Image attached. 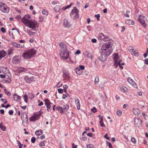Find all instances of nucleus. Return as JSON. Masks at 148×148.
<instances>
[{"label": "nucleus", "instance_id": "obj_1", "mask_svg": "<svg viewBox=\"0 0 148 148\" xmlns=\"http://www.w3.org/2000/svg\"><path fill=\"white\" fill-rule=\"evenodd\" d=\"M110 44L105 43L102 46V51L101 56L99 57V59L102 61H105L106 56H108L112 53V49L110 47Z\"/></svg>", "mask_w": 148, "mask_h": 148}, {"label": "nucleus", "instance_id": "obj_2", "mask_svg": "<svg viewBox=\"0 0 148 148\" xmlns=\"http://www.w3.org/2000/svg\"><path fill=\"white\" fill-rule=\"evenodd\" d=\"M30 17L29 15H26L21 18V21L26 26L32 29L33 30H35L36 29V28L38 26V25L36 21L30 20Z\"/></svg>", "mask_w": 148, "mask_h": 148}, {"label": "nucleus", "instance_id": "obj_3", "mask_svg": "<svg viewBox=\"0 0 148 148\" xmlns=\"http://www.w3.org/2000/svg\"><path fill=\"white\" fill-rule=\"evenodd\" d=\"M36 51L34 49H29L24 53L23 54V57L25 59H28L33 57V56L36 54Z\"/></svg>", "mask_w": 148, "mask_h": 148}, {"label": "nucleus", "instance_id": "obj_4", "mask_svg": "<svg viewBox=\"0 0 148 148\" xmlns=\"http://www.w3.org/2000/svg\"><path fill=\"white\" fill-rule=\"evenodd\" d=\"M113 57L114 60L115 61L116 64L119 66L121 69H123V67L121 65V62L122 61V60L119 59L118 54H114Z\"/></svg>", "mask_w": 148, "mask_h": 148}, {"label": "nucleus", "instance_id": "obj_5", "mask_svg": "<svg viewBox=\"0 0 148 148\" xmlns=\"http://www.w3.org/2000/svg\"><path fill=\"white\" fill-rule=\"evenodd\" d=\"M79 10L76 7H75L72 10L70 14L71 16L75 19H77L79 17Z\"/></svg>", "mask_w": 148, "mask_h": 148}, {"label": "nucleus", "instance_id": "obj_6", "mask_svg": "<svg viewBox=\"0 0 148 148\" xmlns=\"http://www.w3.org/2000/svg\"><path fill=\"white\" fill-rule=\"evenodd\" d=\"M56 109L57 110L60 111V113L62 114L69 109V106L68 105L66 104L63 106V107H57Z\"/></svg>", "mask_w": 148, "mask_h": 148}, {"label": "nucleus", "instance_id": "obj_7", "mask_svg": "<svg viewBox=\"0 0 148 148\" xmlns=\"http://www.w3.org/2000/svg\"><path fill=\"white\" fill-rule=\"evenodd\" d=\"M147 20L146 17L143 15H140L138 21L144 27H145L147 25L145 24V21Z\"/></svg>", "mask_w": 148, "mask_h": 148}, {"label": "nucleus", "instance_id": "obj_8", "mask_svg": "<svg viewBox=\"0 0 148 148\" xmlns=\"http://www.w3.org/2000/svg\"><path fill=\"white\" fill-rule=\"evenodd\" d=\"M60 55L62 58L66 60L69 57V52L67 50L66 51H61Z\"/></svg>", "mask_w": 148, "mask_h": 148}, {"label": "nucleus", "instance_id": "obj_9", "mask_svg": "<svg viewBox=\"0 0 148 148\" xmlns=\"http://www.w3.org/2000/svg\"><path fill=\"white\" fill-rule=\"evenodd\" d=\"M0 10L4 13H8L9 11V8L4 3H0Z\"/></svg>", "mask_w": 148, "mask_h": 148}, {"label": "nucleus", "instance_id": "obj_10", "mask_svg": "<svg viewBox=\"0 0 148 148\" xmlns=\"http://www.w3.org/2000/svg\"><path fill=\"white\" fill-rule=\"evenodd\" d=\"M10 36L12 38H14V36L19 34V31L16 29L13 28L11 31H10L9 32Z\"/></svg>", "mask_w": 148, "mask_h": 148}, {"label": "nucleus", "instance_id": "obj_11", "mask_svg": "<svg viewBox=\"0 0 148 148\" xmlns=\"http://www.w3.org/2000/svg\"><path fill=\"white\" fill-rule=\"evenodd\" d=\"M98 38L99 40H102L105 42L109 40V39L108 36H105L102 33L99 34Z\"/></svg>", "mask_w": 148, "mask_h": 148}, {"label": "nucleus", "instance_id": "obj_12", "mask_svg": "<svg viewBox=\"0 0 148 148\" xmlns=\"http://www.w3.org/2000/svg\"><path fill=\"white\" fill-rule=\"evenodd\" d=\"M63 77L64 80L67 79L69 77L70 74L68 70H64Z\"/></svg>", "mask_w": 148, "mask_h": 148}, {"label": "nucleus", "instance_id": "obj_13", "mask_svg": "<svg viewBox=\"0 0 148 148\" xmlns=\"http://www.w3.org/2000/svg\"><path fill=\"white\" fill-rule=\"evenodd\" d=\"M21 118L23 122H25L27 123L28 122L27 116L25 113H22L21 114Z\"/></svg>", "mask_w": 148, "mask_h": 148}, {"label": "nucleus", "instance_id": "obj_14", "mask_svg": "<svg viewBox=\"0 0 148 148\" xmlns=\"http://www.w3.org/2000/svg\"><path fill=\"white\" fill-rule=\"evenodd\" d=\"M25 80L28 83H29L32 81H35V78L34 77H29L27 76H26L25 77Z\"/></svg>", "mask_w": 148, "mask_h": 148}, {"label": "nucleus", "instance_id": "obj_15", "mask_svg": "<svg viewBox=\"0 0 148 148\" xmlns=\"http://www.w3.org/2000/svg\"><path fill=\"white\" fill-rule=\"evenodd\" d=\"M127 81L133 87L135 88H137V85L135 82L130 78L128 77L127 78Z\"/></svg>", "mask_w": 148, "mask_h": 148}, {"label": "nucleus", "instance_id": "obj_16", "mask_svg": "<svg viewBox=\"0 0 148 148\" xmlns=\"http://www.w3.org/2000/svg\"><path fill=\"white\" fill-rule=\"evenodd\" d=\"M72 25V24L69 21L64 19V21L63 25L65 27H69Z\"/></svg>", "mask_w": 148, "mask_h": 148}, {"label": "nucleus", "instance_id": "obj_17", "mask_svg": "<svg viewBox=\"0 0 148 148\" xmlns=\"http://www.w3.org/2000/svg\"><path fill=\"white\" fill-rule=\"evenodd\" d=\"M21 58L20 56H16L13 57L12 60L13 61L15 62H19L21 60Z\"/></svg>", "mask_w": 148, "mask_h": 148}, {"label": "nucleus", "instance_id": "obj_18", "mask_svg": "<svg viewBox=\"0 0 148 148\" xmlns=\"http://www.w3.org/2000/svg\"><path fill=\"white\" fill-rule=\"evenodd\" d=\"M132 111L134 114L137 116L140 113V110L137 108H133Z\"/></svg>", "mask_w": 148, "mask_h": 148}, {"label": "nucleus", "instance_id": "obj_19", "mask_svg": "<svg viewBox=\"0 0 148 148\" xmlns=\"http://www.w3.org/2000/svg\"><path fill=\"white\" fill-rule=\"evenodd\" d=\"M135 123L138 126L140 125L141 124V121L140 119L135 118Z\"/></svg>", "mask_w": 148, "mask_h": 148}, {"label": "nucleus", "instance_id": "obj_20", "mask_svg": "<svg viewBox=\"0 0 148 148\" xmlns=\"http://www.w3.org/2000/svg\"><path fill=\"white\" fill-rule=\"evenodd\" d=\"M61 47L60 51H66L67 50L66 45L63 42H61L59 44Z\"/></svg>", "mask_w": 148, "mask_h": 148}, {"label": "nucleus", "instance_id": "obj_21", "mask_svg": "<svg viewBox=\"0 0 148 148\" xmlns=\"http://www.w3.org/2000/svg\"><path fill=\"white\" fill-rule=\"evenodd\" d=\"M75 102L77 105V109L78 110H79L80 109V104L79 100L78 98H75Z\"/></svg>", "mask_w": 148, "mask_h": 148}, {"label": "nucleus", "instance_id": "obj_22", "mask_svg": "<svg viewBox=\"0 0 148 148\" xmlns=\"http://www.w3.org/2000/svg\"><path fill=\"white\" fill-rule=\"evenodd\" d=\"M27 69L23 67H20L17 69L18 72L21 73L23 72H25L27 71Z\"/></svg>", "mask_w": 148, "mask_h": 148}, {"label": "nucleus", "instance_id": "obj_23", "mask_svg": "<svg viewBox=\"0 0 148 148\" xmlns=\"http://www.w3.org/2000/svg\"><path fill=\"white\" fill-rule=\"evenodd\" d=\"M75 70L76 73L78 75H80L83 73L82 70L77 67L75 68Z\"/></svg>", "mask_w": 148, "mask_h": 148}, {"label": "nucleus", "instance_id": "obj_24", "mask_svg": "<svg viewBox=\"0 0 148 148\" xmlns=\"http://www.w3.org/2000/svg\"><path fill=\"white\" fill-rule=\"evenodd\" d=\"M30 121L32 122H34L36 120H38V118H37L35 114L32 116L30 118Z\"/></svg>", "mask_w": 148, "mask_h": 148}, {"label": "nucleus", "instance_id": "obj_25", "mask_svg": "<svg viewBox=\"0 0 148 148\" xmlns=\"http://www.w3.org/2000/svg\"><path fill=\"white\" fill-rule=\"evenodd\" d=\"M6 55V52L4 51H2L0 52V59L4 57Z\"/></svg>", "mask_w": 148, "mask_h": 148}, {"label": "nucleus", "instance_id": "obj_26", "mask_svg": "<svg viewBox=\"0 0 148 148\" xmlns=\"http://www.w3.org/2000/svg\"><path fill=\"white\" fill-rule=\"evenodd\" d=\"M13 97L14 99L16 101H18V100L20 99V97L16 93H15Z\"/></svg>", "mask_w": 148, "mask_h": 148}, {"label": "nucleus", "instance_id": "obj_27", "mask_svg": "<svg viewBox=\"0 0 148 148\" xmlns=\"http://www.w3.org/2000/svg\"><path fill=\"white\" fill-rule=\"evenodd\" d=\"M11 81V79L10 78L8 77L7 78H6L5 79L3 80L2 82L3 83H10Z\"/></svg>", "mask_w": 148, "mask_h": 148}, {"label": "nucleus", "instance_id": "obj_28", "mask_svg": "<svg viewBox=\"0 0 148 148\" xmlns=\"http://www.w3.org/2000/svg\"><path fill=\"white\" fill-rule=\"evenodd\" d=\"M60 9V5L58 4L55 7L54 10L55 12H58Z\"/></svg>", "mask_w": 148, "mask_h": 148}, {"label": "nucleus", "instance_id": "obj_29", "mask_svg": "<svg viewBox=\"0 0 148 148\" xmlns=\"http://www.w3.org/2000/svg\"><path fill=\"white\" fill-rule=\"evenodd\" d=\"M0 69L1 70H2V72L4 73H7V71H8V70H7V67H0Z\"/></svg>", "mask_w": 148, "mask_h": 148}, {"label": "nucleus", "instance_id": "obj_30", "mask_svg": "<svg viewBox=\"0 0 148 148\" xmlns=\"http://www.w3.org/2000/svg\"><path fill=\"white\" fill-rule=\"evenodd\" d=\"M125 23L128 25H133L134 24V22L132 20H127L125 21Z\"/></svg>", "mask_w": 148, "mask_h": 148}, {"label": "nucleus", "instance_id": "obj_31", "mask_svg": "<svg viewBox=\"0 0 148 148\" xmlns=\"http://www.w3.org/2000/svg\"><path fill=\"white\" fill-rule=\"evenodd\" d=\"M121 91L123 92H126L128 91L127 88L125 86H123L120 88Z\"/></svg>", "mask_w": 148, "mask_h": 148}, {"label": "nucleus", "instance_id": "obj_32", "mask_svg": "<svg viewBox=\"0 0 148 148\" xmlns=\"http://www.w3.org/2000/svg\"><path fill=\"white\" fill-rule=\"evenodd\" d=\"M130 51L135 56H137L138 55V53H137L134 49H131L130 50Z\"/></svg>", "mask_w": 148, "mask_h": 148}, {"label": "nucleus", "instance_id": "obj_33", "mask_svg": "<svg viewBox=\"0 0 148 148\" xmlns=\"http://www.w3.org/2000/svg\"><path fill=\"white\" fill-rule=\"evenodd\" d=\"M85 53L88 58H91L92 57V54L88 51H86Z\"/></svg>", "mask_w": 148, "mask_h": 148}, {"label": "nucleus", "instance_id": "obj_34", "mask_svg": "<svg viewBox=\"0 0 148 148\" xmlns=\"http://www.w3.org/2000/svg\"><path fill=\"white\" fill-rule=\"evenodd\" d=\"M43 132L42 130H40L36 131L35 134L37 136L40 135L42 134Z\"/></svg>", "mask_w": 148, "mask_h": 148}, {"label": "nucleus", "instance_id": "obj_35", "mask_svg": "<svg viewBox=\"0 0 148 148\" xmlns=\"http://www.w3.org/2000/svg\"><path fill=\"white\" fill-rule=\"evenodd\" d=\"M2 124V123H1L0 124V128L3 131H5L6 129V127L5 126L3 125Z\"/></svg>", "mask_w": 148, "mask_h": 148}, {"label": "nucleus", "instance_id": "obj_36", "mask_svg": "<svg viewBox=\"0 0 148 148\" xmlns=\"http://www.w3.org/2000/svg\"><path fill=\"white\" fill-rule=\"evenodd\" d=\"M29 35L30 36L34 35L35 34V33L32 32L31 30H30L27 32Z\"/></svg>", "mask_w": 148, "mask_h": 148}, {"label": "nucleus", "instance_id": "obj_37", "mask_svg": "<svg viewBox=\"0 0 148 148\" xmlns=\"http://www.w3.org/2000/svg\"><path fill=\"white\" fill-rule=\"evenodd\" d=\"M99 82V78L98 76H97L96 77V78L95 79V84L96 85L97 84H98Z\"/></svg>", "mask_w": 148, "mask_h": 148}, {"label": "nucleus", "instance_id": "obj_38", "mask_svg": "<svg viewBox=\"0 0 148 148\" xmlns=\"http://www.w3.org/2000/svg\"><path fill=\"white\" fill-rule=\"evenodd\" d=\"M72 4V3H71L69 5L65 7L62 8V10H65L66 9L70 8L71 7V5Z\"/></svg>", "mask_w": 148, "mask_h": 148}, {"label": "nucleus", "instance_id": "obj_39", "mask_svg": "<svg viewBox=\"0 0 148 148\" xmlns=\"http://www.w3.org/2000/svg\"><path fill=\"white\" fill-rule=\"evenodd\" d=\"M24 99L26 103H27V100H28V97L26 94H25L24 96Z\"/></svg>", "mask_w": 148, "mask_h": 148}, {"label": "nucleus", "instance_id": "obj_40", "mask_svg": "<svg viewBox=\"0 0 148 148\" xmlns=\"http://www.w3.org/2000/svg\"><path fill=\"white\" fill-rule=\"evenodd\" d=\"M45 105H50L51 103H50V101L47 99H46L45 100Z\"/></svg>", "mask_w": 148, "mask_h": 148}, {"label": "nucleus", "instance_id": "obj_41", "mask_svg": "<svg viewBox=\"0 0 148 148\" xmlns=\"http://www.w3.org/2000/svg\"><path fill=\"white\" fill-rule=\"evenodd\" d=\"M99 123L100 126L102 127H105V125H104L103 122V121L100 120L99 121Z\"/></svg>", "mask_w": 148, "mask_h": 148}, {"label": "nucleus", "instance_id": "obj_42", "mask_svg": "<svg viewBox=\"0 0 148 148\" xmlns=\"http://www.w3.org/2000/svg\"><path fill=\"white\" fill-rule=\"evenodd\" d=\"M122 112L120 110H118L116 111V113L118 116H120L122 114Z\"/></svg>", "mask_w": 148, "mask_h": 148}, {"label": "nucleus", "instance_id": "obj_43", "mask_svg": "<svg viewBox=\"0 0 148 148\" xmlns=\"http://www.w3.org/2000/svg\"><path fill=\"white\" fill-rule=\"evenodd\" d=\"M4 90L5 94L8 95H10V91H7L6 89H4Z\"/></svg>", "mask_w": 148, "mask_h": 148}, {"label": "nucleus", "instance_id": "obj_44", "mask_svg": "<svg viewBox=\"0 0 148 148\" xmlns=\"http://www.w3.org/2000/svg\"><path fill=\"white\" fill-rule=\"evenodd\" d=\"M42 13L43 14L45 15H47L48 14V12L45 10H43L42 11Z\"/></svg>", "mask_w": 148, "mask_h": 148}, {"label": "nucleus", "instance_id": "obj_45", "mask_svg": "<svg viewBox=\"0 0 148 148\" xmlns=\"http://www.w3.org/2000/svg\"><path fill=\"white\" fill-rule=\"evenodd\" d=\"M130 13V11H127L126 12V14L125 15V16L127 17H129V16L128 14Z\"/></svg>", "mask_w": 148, "mask_h": 148}, {"label": "nucleus", "instance_id": "obj_46", "mask_svg": "<svg viewBox=\"0 0 148 148\" xmlns=\"http://www.w3.org/2000/svg\"><path fill=\"white\" fill-rule=\"evenodd\" d=\"M131 141L134 144H135L136 143V140L134 137H132L131 138Z\"/></svg>", "mask_w": 148, "mask_h": 148}, {"label": "nucleus", "instance_id": "obj_47", "mask_svg": "<svg viewBox=\"0 0 148 148\" xmlns=\"http://www.w3.org/2000/svg\"><path fill=\"white\" fill-rule=\"evenodd\" d=\"M87 148H94V146L92 144H89L87 145Z\"/></svg>", "mask_w": 148, "mask_h": 148}, {"label": "nucleus", "instance_id": "obj_48", "mask_svg": "<svg viewBox=\"0 0 148 148\" xmlns=\"http://www.w3.org/2000/svg\"><path fill=\"white\" fill-rule=\"evenodd\" d=\"M58 91L59 93L61 94L63 92V90L61 88H59L58 89Z\"/></svg>", "mask_w": 148, "mask_h": 148}, {"label": "nucleus", "instance_id": "obj_49", "mask_svg": "<svg viewBox=\"0 0 148 148\" xmlns=\"http://www.w3.org/2000/svg\"><path fill=\"white\" fill-rule=\"evenodd\" d=\"M17 142L18 144L19 147L22 148V146H23V145L21 144L19 140H17Z\"/></svg>", "mask_w": 148, "mask_h": 148}, {"label": "nucleus", "instance_id": "obj_50", "mask_svg": "<svg viewBox=\"0 0 148 148\" xmlns=\"http://www.w3.org/2000/svg\"><path fill=\"white\" fill-rule=\"evenodd\" d=\"M100 15V14H98L97 15H95V17L97 18V21H99V19Z\"/></svg>", "mask_w": 148, "mask_h": 148}, {"label": "nucleus", "instance_id": "obj_51", "mask_svg": "<svg viewBox=\"0 0 148 148\" xmlns=\"http://www.w3.org/2000/svg\"><path fill=\"white\" fill-rule=\"evenodd\" d=\"M1 31L3 33H5L6 32V31L5 28L3 27H1Z\"/></svg>", "mask_w": 148, "mask_h": 148}, {"label": "nucleus", "instance_id": "obj_52", "mask_svg": "<svg viewBox=\"0 0 148 148\" xmlns=\"http://www.w3.org/2000/svg\"><path fill=\"white\" fill-rule=\"evenodd\" d=\"M36 141V138L34 137H32L31 139V142L32 143H34Z\"/></svg>", "mask_w": 148, "mask_h": 148}, {"label": "nucleus", "instance_id": "obj_53", "mask_svg": "<svg viewBox=\"0 0 148 148\" xmlns=\"http://www.w3.org/2000/svg\"><path fill=\"white\" fill-rule=\"evenodd\" d=\"M91 110L94 113H95L97 111L96 108L95 107L92 109Z\"/></svg>", "mask_w": 148, "mask_h": 148}, {"label": "nucleus", "instance_id": "obj_54", "mask_svg": "<svg viewBox=\"0 0 148 148\" xmlns=\"http://www.w3.org/2000/svg\"><path fill=\"white\" fill-rule=\"evenodd\" d=\"M107 142L108 144L109 148H112V145L111 143L108 141H107Z\"/></svg>", "mask_w": 148, "mask_h": 148}, {"label": "nucleus", "instance_id": "obj_55", "mask_svg": "<svg viewBox=\"0 0 148 148\" xmlns=\"http://www.w3.org/2000/svg\"><path fill=\"white\" fill-rule=\"evenodd\" d=\"M35 114L37 117V118H38V119H39V116L41 115V114L40 113L38 114Z\"/></svg>", "mask_w": 148, "mask_h": 148}, {"label": "nucleus", "instance_id": "obj_56", "mask_svg": "<svg viewBox=\"0 0 148 148\" xmlns=\"http://www.w3.org/2000/svg\"><path fill=\"white\" fill-rule=\"evenodd\" d=\"M108 134H106L104 135V137L106 138L107 139H108V140H110V139L108 137H107Z\"/></svg>", "mask_w": 148, "mask_h": 148}, {"label": "nucleus", "instance_id": "obj_57", "mask_svg": "<svg viewBox=\"0 0 148 148\" xmlns=\"http://www.w3.org/2000/svg\"><path fill=\"white\" fill-rule=\"evenodd\" d=\"M39 18L40 21V22H42L44 18L43 16H39Z\"/></svg>", "mask_w": 148, "mask_h": 148}, {"label": "nucleus", "instance_id": "obj_58", "mask_svg": "<svg viewBox=\"0 0 148 148\" xmlns=\"http://www.w3.org/2000/svg\"><path fill=\"white\" fill-rule=\"evenodd\" d=\"M8 113H9V114L10 115H12L13 113V111L12 110H10L9 111V112H8Z\"/></svg>", "mask_w": 148, "mask_h": 148}, {"label": "nucleus", "instance_id": "obj_59", "mask_svg": "<svg viewBox=\"0 0 148 148\" xmlns=\"http://www.w3.org/2000/svg\"><path fill=\"white\" fill-rule=\"evenodd\" d=\"M40 146H43L45 145V143L44 142H41L39 144Z\"/></svg>", "mask_w": 148, "mask_h": 148}, {"label": "nucleus", "instance_id": "obj_60", "mask_svg": "<svg viewBox=\"0 0 148 148\" xmlns=\"http://www.w3.org/2000/svg\"><path fill=\"white\" fill-rule=\"evenodd\" d=\"M81 69V70H82L84 69V66L82 65H80L79 66V68Z\"/></svg>", "mask_w": 148, "mask_h": 148}, {"label": "nucleus", "instance_id": "obj_61", "mask_svg": "<svg viewBox=\"0 0 148 148\" xmlns=\"http://www.w3.org/2000/svg\"><path fill=\"white\" fill-rule=\"evenodd\" d=\"M80 53V51L79 50H77L75 52V54H79Z\"/></svg>", "mask_w": 148, "mask_h": 148}, {"label": "nucleus", "instance_id": "obj_62", "mask_svg": "<svg viewBox=\"0 0 148 148\" xmlns=\"http://www.w3.org/2000/svg\"><path fill=\"white\" fill-rule=\"evenodd\" d=\"M0 77L2 78H5V75H4L0 74Z\"/></svg>", "mask_w": 148, "mask_h": 148}, {"label": "nucleus", "instance_id": "obj_63", "mask_svg": "<svg viewBox=\"0 0 148 148\" xmlns=\"http://www.w3.org/2000/svg\"><path fill=\"white\" fill-rule=\"evenodd\" d=\"M67 97V96L66 95H63L62 99H65V98Z\"/></svg>", "mask_w": 148, "mask_h": 148}, {"label": "nucleus", "instance_id": "obj_64", "mask_svg": "<svg viewBox=\"0 0 148 148\" xmlns=\"http://www.w3.org/2000/svg\"><path fill=\"white\" fill-rule=\"evenodd\" d=\"M145 63L147 64H148V59H146L145 60Z\"/></svg>", "mask_w": 148, "mask_h": 148}]
</instances>
